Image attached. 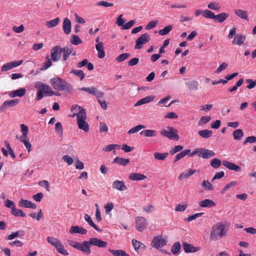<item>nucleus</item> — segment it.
<instances>
[{"label":"nucleus","mask_w":256,"mask_h":256,"mask_svg":"<svg viewBox=\"0 0 256 256\" xmlns=\"http://www.w3.org/2000/svg\"><path fill=\"white\" fill-rule=\"evenodd\" d=\"M226 230L224 229V224L220 222L214 225L211 229L210 238L211 240H217L219 238L226 236Z\"/></svg>","instance_id":"nucleus-3"},{"label":"nucleus","mask_w":256,"mask_h":256,"mask_svg":"<svg viewBox=\"0 0 256 256\" xmlns=\"http://www.w3.org/2000/svg\"><path fill=\"white\" fill-rule=\"evenodd\" d=\"M158 22L157 20H152L146 26V30H150L154 28L158 24Z\"/></svg>","instance_id":"nucleus-56"},{"label":"nucleus","mask_w":256,"mask_h":256,"mask_svg":"<svg viewBox=\"0 0 256 256\" xmlns=\"http://www.w3.org/2000/svg\"><path fill=\"white\" fill-rule=\"evenodd\" d=\"M62 28L65 34H69L71 32L72 24L70 20L67 18L64 20Z\"/></svg>","instance_id":"nucleus-14"},{"label":"nucleus","mask_w":256,"mask_h":256,"mask_svg":"<svg viewBox=\"0 0 256 256\" xmlns=\"http://www.w3.org/2000/svg\"><path fill=\"white\" fill-rule=\"evenodd\" d=\"M246 40V36L242 34L237 35L232 40V44L241 46Z\"/></svg>","instance_id":"nucleus-27"},{"label":"nucleus","mask_w":256,"mask_h":256,"mask_svg":"<svg viewBox=\"0 0 256 256\" xmlns=\"http://www.w3.org/2000/svg\"><path fill=\"white\" fill-rule=\"evenodd\" d=\"M11 213L12 214L16 216H20L24 218L26 216V214L22 211V210L20 209H16V207L11 211Z\"/></svg>","instance_id":"nucleus-39"},{"label":"nucleus","mask_w":256,"mask_h":256,"mask_svg":"<svg viewBox=\"0 0 256 256\" xmlns=\"http://www.w3.org/2000/svg\"><path fill=\"white\" fill-rule=\"evenodd\" d=\"M34 87L38 90V91L44 92L45 94L50 96L56 94V92H54L49 86L42 82H36L35 84Z\"/></svg>","instance_id":"nucleus-7"},{"label":"nucleus","mask_w":256,"mask_h":256,"mask_svg":"<svg viewBox=\"0 0 256 256\" xmlns=\"http://www.w3.org/2000/svg\"><path fill=\"white\" fill-rule=\"evenodd\" d=\"M72 72L80 77L81 80H82L84 77V72L82 70H72Z\"/></svg>","instance_id":"nucleus-53"},{"label":"nucleus","mask_w":256,"mask_h":256,"mask_svg":"<svg viewBox=\"0 0 256 256\" xmlns=\"http://www.w3.org/2000/svg\"><path fill=\"white\" fill-rule=\"evenodd\" d=\"M166 128L168 130L162 129L160 131V134L162 136L170 140H179L180 137L178 134V130L170 126H168Z\"/></svg>","instance_id":"nucleus-6"},{"label":"nucleus","mask_w":256,"mask_h":256,"mask_svg":"<svg viewBox=\"0 0 256 256\" xmlns=\"http://www.w3.org/2000/svg\"><path fill=\"white\" fill-rule=\"evenodd\" d=\"M113 162L120 165L125 166L130 163V160L129 159L117 156L114 160Z\"/></svg>","instance_id":"nucleus-28"},{"label":"nucleus","mask_w":256,"mask_h":256,"mask_svg":"<svg viewBox=\"0 0 256 256\" xmlns=\"http://www.w3.org/2000/svg\"><path fill=\"white\" fill-rule=\"evenodd\" d=\"M202 16L207 18L214 19L215 18L214 14L210 10H204Z\"/></svg>","instance_id":"nucleus-43"},{"label":"nucleus","mask_w":256,"mask_h":256,"mask_svg":"<svg viewBox=\"0 0 256 256\" xmlns=\"http://www.w3.org/2000/svg\"><path fill=\"white\" fill-rule=\"evenodd\" d=\"M70 234H76L78 233L82 234H86L87 233V230L82 227H79L78 226H72L71 227L70 230Z\"/></svg>","instance_id":"nucleus-22"},{"label":"nucleus","mask_w":256,"mask_h":256,"mask_svg":"<svg viewBox=\"0 0 256 256\" xmlns=\"http://www.w3.org/2000/svg\"><path fill=\"white\" fill-rule=\"evenodd\" d=\"M211 120V118L209 116H202L199 122H198V125H201L202 124H205L208 122L210 120Z\"/></svg>","instance_id":"nucleus-55"},{"label":"nucleus","mask_w":256,"mask_h":256,"mask_svg":"<svg viewBox=\"0 0 256 256\" xmlns=\"http://www.w3.org/2000/svg\"><path fill=\"white\" fill-rule=\"evenodd\" d=\"M60 22V18L58 17L54 19L46 22V26L48 28H51L56 26Z\"/></svg>","instance_id":"nucleus-31"},{"label":"nucleus","mask_w":256,"mask_h":256,"mask_svg":"<svg viewBox=\"0 0 256 256\" xmlns=\"http://www.w3.org/2000/svg\"><path fill=\"white\" fill-rule=\"evenodd\" d=\"M210 166L214 168H218L222 165V162L218 158H214L210 162Z\"/></svg>","instance_id":"nucleus-42"},{"label":"nucleus","mask_w":256,"mask_h":256,"mask_svg":"<svg viewBox=\"0 0 256 256\" xmlns=\"http://www.w3.org/2000/svg\"><path fill=\"white\" fill-rule=\"evenodd\" d=\"M196 172L195 170H192V169H188V172H182L179 176L178 179L180 180H182L183 178H186L192 175Z\"/></svg>","instance_id":"nucleus-35"},{"label":"nucleus","mask_w":256,"mask_h":256,"mask_svg":"<svg viewBox=\"0 0 256 256\" xmlns=\"http://www.w3.org/2000/svg\"><path fill=\"white\" fill-rule=\"evenodd\" d=\"M130 54L128 53H124L120 54L116 58V61L118 62H122L124 61L125 60L127 59Z\"/></svg>","instance_id":"nucleus-49"},{"label":"nucleus","mask_w":256,"mask_h":256,"mask_svg":"<svg viewBox=\"0 0 256 256\" xmlns=\"http://www.w3.org/2000/svg\"><path fill=\"white\" fill-rule=\"evenodd\" d=\"M183 149V146L180 145H178L174 146L170 150V154H174L181 151Z\"/></svg>","instance_id":"nucleus-51"},{"label":"nucleus","mask_w":256,"mask_h":256,"mask_svg":"<svg viewBox=\"0 0 256 256\" xmlns=\"http://www.w3.org/2000/svg\"><path fill=\"white\" fill-rule=\"evenodd\" d=\"M199 206L202 208H212L216 206V203L210 199H205L198 202Z\"/></svg>","instance_id":"nucleus-16"},{"label":"nucleus","mask_w":256,"mask_h":256,"mask_svg":"<svg viewBox=\"0 0 256 256\" xmlns=\"http://www.w3.org/2000/svg\"><path fill=\"white\" fill-rule=\"evenodd\" d=\"M112 188L120 191L125 190L127 189L124 181L116 180L112 183Z\"/></svg>","instance_id":"nucleus-17"},{"label":"nucleus","mask_w":256,"mask_h":256,"mask_svg":"<svg viewBox=\"0 0 256 256\" xmlns=\"http://www.w3.org/2000/svg\"><path fill=\"white\" fill-rule=\"evenodd\" d=\"M166 240L162 236L159 235L154 238L152 242V246L153 247L158 249L159 248L166 246Z\"/></svg>","instance_id":"nucleus-8"},{"label":"nucleus","mask_w":256,"mask_h":256,"mask_svg":"<svg viewBox=\"0 0 256 256\" xmlns=\"http://www.w3.org/2000/svg\"><path fill=\"white\" fill-rule=\"evenodd\" d=\"M72 48H61L60 46H56L51 50L50 60L56 62L60 60L62 56L64 60H68L69 56L72 54Z\"/></svg>","instance_id":"nucleus-2"},{"label":"nucleus","mask_w":256,"mask_h":256,"mask_svg":"<svg viewBox=\"0 0 256 256\" xmlns=\"http://www.w3.org/2000/svg\"><path fill=\"white\" fill-rule=\"evenodd\" d=\"M208 7L209 9L216 10H219L220 8L218 4L214 2L210 3L208 4Z\"/></svg>","instance_id":"nucleus-54"},{"label":"nucleus","mask_w":256,"mask_h":256,"mask_svg":"<svg viewBox=\"0 0 256 256\" xmlns=\"http://www.w3.org/2000/svg\"><path fill=\"white\" fill-rule=\"evenodd\" d=\"M190 91L196 90H198V82L194 80L186 83Z\"/></svg>","instance_id":"nucleus-37"},{"label":"nucleus","mask_w":256,"mask_h":256,"mask_svg":"<svg viewBox=\"0 0 256 256\" xmlns=\"http://www.w3.org/2000/svg\"><path fill=\"white\" fill-rule=\"evenodd\" d=\"M24 28L22 24L20 25L19 26H14L12 27V30L16 33H20L24 30Z\"/></svg>","instance_id":"nucleus-64"},{"label":"nucleus","mask_w":256,"mask_h":256,"mask_svg":"<svg viewBox=\"0 0 256 256\" xmlns=\"http://www.w3.org/2000/svg\"><path fill=\"white\" fill-rule=\"evenodd\" d=\"M140 134H144L146 137H152L156 136V132L155 130H146L141 132Z\"/></svg>","instance_id":"nucleus-38"},{"label":"nucleus","mask_w":256,"mask_h":256,"mask_svg":"<svg viewBox=\"0 0 256 256\" xmlns=\"http://www.w3.org/2000/svg\"><path fill=\"white\" fill-rule=\"evenodd\" d=\"M228 14L225 12H222L217 15H215L214 20L219 23H222L228 17Z\"/></svg>","instance_id":"nucleus-29"},{"label":"nucleus","mask_w":256,"mask_h":256,"mask_svg":"<svg viewBox=\"0 0 256 256\" xmlns=\"http://www.w3.org/2000/svg\"><path fill=\"white\" fill-rule=\"evenodd\" d=\"M145 128V126L142 124H138L128 131V134H132L138 132L142 128Z\"/></svg>","instance_id":"nucleus-48"},{"label":"nucleus","mask_w":256,"mask_h":256,"mask_svg":"<svg viewBox=\"0 0 256 256\" xmlns=\"http://www.w3.org/2000/svg\"><path fill=\"white\" fill-rule=\"evenodd\" d=\"M136 229L140 232L143 231L146 226V220L142 216H138L136 219Z\"/></svg>","instance_id":"nucleus-10"},{"label":"nucleus","mask_w":256,"mask_h":256,"mask_svg":"<svg viewBox=\"0 0 256 256\" xmlns=\"http://www.w3.org/2000/svg\"><path fill=\"white\" fill-rule=\"evenodd\" d=\"M181 246L179 242H176L174 243L173 246H172L171 251L174 254H176L178 253L180 249Z\"/></svg>","instance_id":"nucleus-45"},{"label":"nucleus","mask_w":256,"mask_h":256,"mask_svg":"<svg viewBox=\"0 0 256 256\" xmlns=\"http://www.w3.org/2000/svg\"><path fill=\"white\" fill-rule=\"evenodd\" d=\"M215 155V153L211 150L200 148V154H198V156L203 158L207 159L214 156Z\"/></svg>","instance_id":"nucleus-12"},{"label":"nucleus","mask_w":256,"mask_h":256,"mask_svg":"<svg viewBox=\"0 0 256 256\" xmlns=\"http://www.w3.org/2000/svg\"><path fill=\"white\" fill-rule=\"evenodd\" d=\"M24 234L25 232L23 230H20L15 232H12V234L8 235L6 238L8 240H11L18 236H24Z\"/></svg>","instance_id":"nucleus-33"},{"label":"nucleus","mask_w":256,"mask_h":256,"mask_svg":"<svg viewBox=\"0 0 256 256\" xmlns=\"http://www.w3.org/2000/svg\"><path fill=\"white\" fill-rule=\"evenodd\" d=\"M47 240L48 243L54 246L58 242L59 240L54 237L48 236L47 238Z\"/></svg>","instance_id":"nucleus-57"},{"label":"nucleus","mask_w":256,"mask_h":256,"mask_svg":"<svg viewBox=\"0 0 256 256\" xmlns=\"http://www.w3.org/2000/svg\"><path fill=\"white\" fill-rule=\"evenodd\" d=\"M198 134L202 138H208L212 136V132L208 130H204L198 131Z\"/></svg>","instance_id":"nucleus-32"},{"label":"nucleus","mask_w":256,"mask_h":256,"mask_svg":"<svg viewBox=\"0 0 256 256\" xmlns=\"http://www.w3.org/2000/svg\"><path fill=\"white\" fill-rule=\"evenodd\" d=\"M135 23L134 20H131L129 21L128 22L126 23L125 24L122 26V30H128Z\"/></svg>","instance_id":"nucleus-59"},{"label":"nucleus","mask_w":256,"mask_h":256,"mask_svg":"<svg viewBox=\"0 0 256 256\" xmlns=\"http://www.w3.org/2000/svg\"><path fill=\"white\" fill-rule=\"evenodd\" d=\"M188 205V204H178L176 207L175 210L176 212H184L186 210Z\"/></svg>","instance_id":"nucleus-63"},{"label":"nucleus","mask_w":256,"mask_h":256,"mask_svg":"<svg viewBox=\"0 0 256 256\" xmlns=\"http://www.w3.org/2000/svg\"><path fill=\"white\" fill-rule=\"evenodd\" d=\"M22 134L20 136V140L21 142H23L24 140H27L28 138V128L24 124H22L20 125Z\"/></svg>","instance_id":"nucleus-20"},{"label":"nucleus","mask_w":256,"mask_h":256,"mask_svg":"<svg viewBox=\"0 0 256 256\" xmlns=\"http://www.w3.org/2000/svg\"><path fill=\"white\" fill-rule=\"evenodd\" d=\"M84 218L88 224L92 226L96 230L99 232H102V230L100 229L96 224L94 222L91 217L88 215V214H84Z\"/></svg>","instance_id":"nucleus-24"},{"label":"nucleus","mask_w":256,"mask_h":256,"mask_svg":"<svg viewBox=\"0 0 256 256\" xmlns=\"http://www.w3.org/2000/svg\"><path fill=\"white\" fill-rule=\"evenodd\" d=\"M232 134L235 140H240L243 136V132L242 130L238 129L233 132Z\"/></svg>","instance_id":"nucleus-46"},{"label":"nucleus","mask_w":256,"mask_h":256,"mask_svg":"<svg viewBox=\"0 0 256 256\" xmlns=\"http://www.w3.org/2000/svg\"><path fill=\"white\" fill-rule=\"evenodd\" d=\"M19 206L20 207H24L26 208H31L34 209H36V206L35 204L32 202L30 201L24 200L23 199H22L19 202Z\"/></svg>","instance_id":"nucleus-18"},{"label":"nucleus","mask_w":256,"mask_h":256,"mask_svg":"<svg viewBox=\"0 0 256 256\" xmlns=\"http://www.w3.org/2000/svg\"><path fill=\"white\" fill-rule=\"evenodd\" d=\"M202 186L206 190H214V186L209 182L208 180H204L202 183Z\"/></svg>","instance_id":"nucleus-40"},{"label":"nucleus","mask_w":256,"mask_h":256,"mask_svg":"<svg viewBox=\"0 0 256 256\" xmlns=\"http://www.w3.org/2000/svg\"><path fill=\"white\" fill-rule=\"evenodd\" d=\"M222 164L224 166L230 170H234L236 172H239L241 170V168L240 166H237L234 164L228 161L224 160L222 162Z\"/></svg>","instance_id":"nucleus-15"},{"label":"nucleus","mask_w":256,"mask_h":256,"mask_svg":"<svg viewBox=\"0 0 256 256\" xmlns=\"http://www.w3.org/2000/svg\"><path fill=\"white\" fill-rule=\"evenodd\" d=\"M154 96H149L138 100L135 104V106H138L143 104L148 103L154 100Z\"/></svg>","instance_id":"nucleus-25"},{"label":"nucleus","mask_w":256,"mask_h":256,"mask_svg":"<svg viewBox=\"0 0 256 256\" xmlns=\"http://www.w3.org/2000/svg\"><path fill=\"white\" fill-rule=\"evenodd\" d=\"M133 246L136 251H138L140 248H144V245L136 240H133L132 241Z\"/></svg>","instance_id":"nucleus-44"},{"label":"nucleus","mask_w":256,"mask_h":256,"mask_svg":"<svg viewBox=\"0 0 256 256\" xmlns=\"http://www.w3.org/2000/svg\"><path fill=\"white\" fill-rule=\"evenodd\" d=\"M76 116H77V124L79 128L85 132H88L89 126L86 121V110H82L80 114L74 113L72 116L74 117Z\"/></svg>","instance_id":"nucleus-5"},{"label":"nucleus","mask_w":256,"mask_h":256,"mask_svg":"<svg viewBox=\"0 0 256 256\" xmlns=\"http://www.w3.org/2000/svg\"><path fill=\"white\" fill-rule=\"evenodd\" d=\"M70 42L74 45H78L82 42V40L80 38L74 34L72 35Z\"/></svg>","instance_id":"nucleus-47"},{"label":"nucleus","mask_w":256,"mask_h":256,"mask_svg":"<svg viewBox=\"0 0 256 256\" xmlns=\"http://www.w3.org/2000/svg\"><path fill=\"white\" fill-rule=\"evenodd\" d=\"M182 246L184 252L186 253L196 252L200 249L198 248H196L192 244L185 242L182 244Z\"/></svg>","instance_id":"nucleus-19"},{"label":"nucleus","mask_w":256,"mask_h":256,"mask_svg":"<svg viewBox=\"0 0 256 256\" xmlns=\"http://www.w3.org/2000/svg\"><path fill=\"white\" fill-rule=\"evenodd\" d=\"M56 250L59 253L64 254V256H68V252L64 249V246L62 245L60 240L56 244V245L54 246Z\"/></svg>","instance_id":"nucleus-26"},{"label":"nucleus","mask_w":256,"mask_h":256,"mask_svg":"<svg viewBox=\"0 0 256 256\" xmlns=\"http://www.w3.org/2000/svg\"><path fill=\"white\" fill-rule=\"evenodd\" d=\"M235 14L241 18L248 20V15L246 11L242 10H234Z\"/></svg>","instance_id":"nucleus-30"},{"label":"nucleus","mask_w":256,"mask_h":256,"mask_svg":"<svg viewBox=\"0 0 256 256\" xmlns=\"http://www.w3.org/2000/svg\"><path fill=\"white\" fill-rule=\"evenodd\" d=\"M247 142L256 143V136H250L247 137L245 140L244 142V144H246Z\"/></svg>","instance_id":"nucleus-61"},{"label":"nucleus","mask_w":256,"mask_h":256,"mask_svg":"<svg viewBox=\"0 0 256 256\" xmlns=\"http://www.w3.org/2000/svg\"><path fill=\"white\" fill-rule=\"evenodd\" d=\"M120 146L118 144H109V145H108L106 146H105L103 148V150H104L105 152H110L116 148H119Z\"/></svg>","instance_id":"nucleus-50"},{"label":"nucleus","mask_w":256,"mask_h":256,"mask_svg":"<svg viewBox=\"0 0 256 256\" xmlns=\"http://www.w3.org/2000/svg\"><path fill=\"white\" fill-rule=\"evenodd\" d=\"M26 93V89L24 88H20L10 92L9 96L11 98H14L16 96L22 97L25 95Z\"/></svg>","instance_id":"nucleus-21"},{"label":"nucleus","mask_w":256,"mask_h":256,"mask_svg":"<svg viewBox=\"0 0 256 256\" xmlns=\"http://www.w3.org/2000/svg\"><path fill=\"white\" fill-rule=\"evenodd\" d=\"M82 110H85V109L78 105L73 106L71 108V110L72 112H74V114H80L81 112H82Z\"/></svg>","instance_id":"nucleus-52"},{"label":"nucleus","mask_w":256,"mask_h":256,"mask_svg":"<svg viewBox=\"0 0 256 256\" xmlns=\"http://www.w3.org/2000/svg\"><path fill=\"white\" fill-rule=\"evenodd\" d=\"M129 178L132 180H142L146 178V176L141 174L132 173L129 176Z\"/></svg>","instance_id":"nucleus-23"},{"label":"nucleus","mask_w":256,"mask_h":256,"mask_svg":"<svg viewBox=\"0 0 256 256\" xmlns=\"http://www.w3.org/2000/svg\"><path fill=\"white\" fill-rule=\"evenodd\" d=\"M19 102L18 99H14L5 101L0 107V110L2 111L8 107H12L16 106Z\"/></svg>","instance_id":"nucleus-13"},{"label":"nucleus","mask_w":256,"mask_h":256,"mask_svg":"<svg viewBox=\"0 0 256 256\" xmlns=\"http://www.w3.org/2000/svg\"><path fill=\"white\" fill-rule=\"evenodd\" d=\"M150 40V36L145 33L140 36L136 42L135 49H140L142 48V45L149 42Z\"/></svg>","instance_id":"nucleus-9"},{"label":"nucleus","mask_w":256,"mask_h":256,"mask_svg":"<svg viewBox=\"0 0 256 256\" xmlns=\"http://www.w3.org/2000/svg\"><path fill=\"white\" fill-rule=\"evenodd\" d=\"M68 244L71 246L81 250L87 254H90L91 253L90 246H94L100 248H106L107 246L106 242L96 238H90L89 241H84L82 243L70 240Z\"/></svg>","instance_id":"nucleus-1"},{"label":"nucleus","mask_w":256,"mask_h":256,"mask_svg":"<svg viewBox=\"0 0 256 256\" xmlns=\"http://www.w3.org/2000/svg\"><path fill=\"white\" fill-rule=\"evenodd\" d=\"M81 90H83L88 92L92 95L96 96L97 98H102L104 96V93L102 92H98L97 89L94 87L92 88H82L80 89Z\"/></svg>","instance_id":"nucleus-11"},{"label":"nucleus","mask_w":256,"mask_h":256,"mask_svg":"<svg viewBox=\"0 0 256 256\" xmlns=\"http://www.w3.org/2000/svg\"><path fill=\"white\" fill-rule=\"evenodd\" d=\"M190 152V149L186 150L184 151L181 152H180L177 154L176 156L175 160H174V162H176L178 161L184 156H185L186 154H188Z\"/></svg>","instance_id":"nucleus-34"},{"label":"nucleus","mask_w":256,"mask_h":256,"mask_svg":"<svg viewBox=\"0 0 256 256\" xmlns=\"http://www.w3.org/2000/svg\"><path fill=\"white\" fill-rule=\"evenodd\" d=\"M50 84L56 90H64L68 92H72V86L64 80L56 78L50 80Z\"/></svg>","instance_id":"nucleus-4"},{"label":"nucleus","mask_w":256,"mask_h":256,"mask_svg":"<svg viewBox=\"0 0 256 256\" xmlns=\"http://www.w3.org/2000/svg\"><path fill=\"white\" fill-rule=\"evenodd\" d=\"M62 159L68 164V165H70L73 163V159L69 156L65 155L63 156Z\"/></svg>","instance_id":"nucleus-62"},{"label":"nucleus","mask_w":256,"mask_h":256,"mask_svg":"<svg viewBox=\"0 0 256 256\" xmlns=\"http://www.w3.org/2000/svg\"><path fill=\"white\" fill-rule=\"evenodd\" d=\"M168 155V152L160 153L159 152H156L154 153V158L158 160H163L166 159Z\"/></svg>","instance_id":"nucleus-36"},{"label":"nucleus","mask_w":256,"mask_h":256,"mask_svg":"<svg viewBox=\"0 0 256 256\" xmlns=\"http://www.w3.org/2000/svg\"><path fill=\"white\" fill-rule=\"evenodd\" d=\"M39 185L46 188L48 192L50 191L49 182L47 180H42L39 182Z\"/></svg>","instance_id":"nucleus-58"},{"label":"nucleus","mask_w":256,"mask_h":256,"mask_svg":"<svg viewBox=\"0 0 256 256\" xmlns=\"http://www.w3.org/2000/svg\"><path fill=\"white\" fill-rule=\"evenodd\" d=\"M172 28V25H168L165 26L163 29L160 30L158 31V34L160 36H164L169 33Z\"/></svg>","instance_id":"nucleus-41"},{"label":"nucleus","mask_w":256,"mask_h":256,"mask_svg":"<svg viewBox=\"0 0 256 256\" xmlns=\"http://www.w3.org/2000/svg\"><path fill=\"white\" fill-rule=\"evenodd\" d=\"M246 81L247 83L250 84L246 86V88L248 89L254 88L256 85V80L254 81L251 79H246Z\"/></svg>","instance_id":"nucleus-60"}]
</instances>
